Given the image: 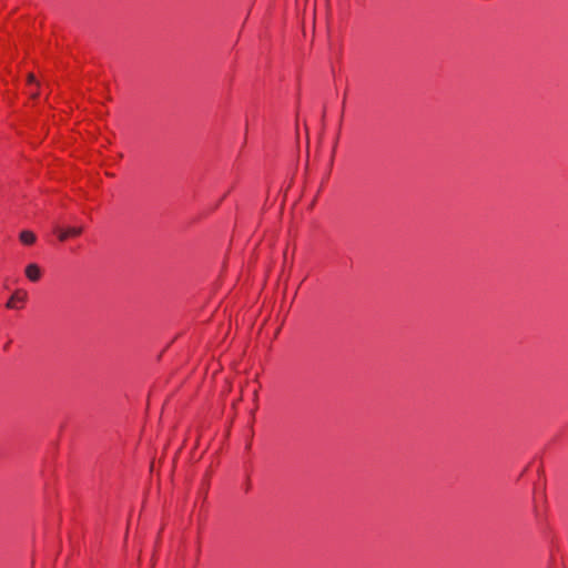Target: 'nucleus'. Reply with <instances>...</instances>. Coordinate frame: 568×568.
I'll return each instance as SVG.
<instances>
[{"label": "nucleus", "instance_id": "5", "mask_svg": "<svg viewBox=\"0 0 568 568\" xmlns=\"http://www.w3.org/2000/svg\"><path fill=\"white\" fill-rule=\"evenodd\" d=\"M53 231L58 235V239L61 242H64V241L68 240L67 229H62V227L57 225V226H54Z\"/></svg>", "mask_w": 568, "mask_h": 568}, {"label": "nucleus", "instance_id": "6", "mask_svg": "<svg viewBox=\"0 0 568 568\" xmlns=\"http://www.w3.org/2000/svg\"><path fill=\"white\" fill-rule=\"evenodd\" d=\"M28 82H29V83H33V82H36V79H34V75H33V74H31V73H30V74L28 75Z\"/></svg>", "mask_w": 568, "mask_h": 568}, {"label": "nucleus", "instance_id": "2", "mask_svg": "<svg viewBox=\"0 0 568 568\" xmlns=\"http://www.w3.org/2000/svg\"><path fill=\"white\" fill-rule=\"evenodd\" d=\"M27 298V293L23 291H17L11 298L7 303L8 308L14 307V302H24Z\"/></svg>", "mask_w": 568, "mask_h": 568}, {"label": "nucleus", "instance_id": "1", "mask_svg": "<svg viewBox=\"0 0 568 568\" xmlns=\"http://www.w3.org/2000/svg\"><path fill=\"white\" fill-rule=\"evenodd\" d=\"M26 276L31 282H38L40 280V277H41V270H40V267L37 264H34V263H31V264L27 265V267H26Z\"/></svg>", "mask_w": 568, "mask_h": 568}, {"label": "nucleus", "instance_id": "3", "mask_svg": "<svg viewBox=\"0 0 568 568\" xmlns=\"http://www.w3.org/2000/svg\"><path fill=\"white\" fill-rule=\"evenodd\" d=\"M36 235L33 232L31 231H22L20 233V241L24 244V245H31L36 242Z\"/></svg>", "mask_w": 568, "mask_h": 568}, {"label": "nucleus", "instance_id": "4", "mask_svg": "<svg viewBox=\"0 0 568 568\" xmlns=\"http://www.w3.org/2000/svg\"><path fill=\"white\" fill-rule=\"evenodd\" d=\"M82 231L83 229L81 226L67 227L68 239L79 236L82 233Z\"/></svg>", "mask_w": 568, "mask_h": 568}]
</instances>
